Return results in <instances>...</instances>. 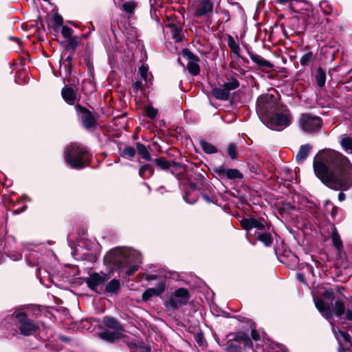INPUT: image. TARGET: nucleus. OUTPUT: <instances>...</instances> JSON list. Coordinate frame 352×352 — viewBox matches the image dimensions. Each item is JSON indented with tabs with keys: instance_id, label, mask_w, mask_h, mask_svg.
Returning <instances> with one entry per match:
<instances>
[{
	"instance_id": "7ed1b4c3",
	"label": "nucleus",
	"mask_w": 352,
	"mask_h": 352,
	"mask_svg": "<svg viewBox=\"0 0 352 352\" xmlns=\"http://www.w3.org/2000/svg\"><path fill=\"white\" fill-rule=\"evenodd\" d=\"M241 225L248 234L254 235L257 240L269 247L272 244V237L270 233V228L263 218H246L241 221Z\"/></svg>"
},
{
	"instance_id": "bb28decb",
	"label": "nucleus",
	"mask_w": 352,
	"mask_h": 352,
	"mask_svg": "<svg viewBox=\"0 0 352 352\" xmlns=\"http://www.w3.org/2000/svg\"><path fill=\"white\" fill-rule=\"evenodd\" d=\"M319 7L321 11L325 15H336L337 12L335 8L327 1H322L320 2Z\"/></svg>"
},
{
	"instance_id": "f257e3e1",
	"label": "nucleus",
	"mask_w": 352,
	"mask_h": 352,
	"mask_svg": "<svg viewBox=\"0 0 352 352\" xmlns=\"http://www.w3.org/2000/svg\"><path fill=\"white\" fill-rule=\"evenodd\" d=\"M313 167L316 176L330 188L346 190L352 186V164L338 151H320L314 157Z\"/></svg>"
},
{
	"instance_id": "a878e982",
	"label": "nucleus",
	"mask_w": 352,
	"mask_h": 352,
	"mask_svg": "<svg viewBox=\"0 0 352 352\" xmlns=\"http://www.w3.org/2000/svg\"><path fill=\"white\" fill-rule=\"evenodd\" d=\"M250 59L257 65L260 67L272 68L273 65L268 60H265L261 56L254 54L250 55Z\"/></svg>"
},
{
	"instance_id": "680f3d73",
	"label": "nucleus",
	"mask_w": 352,
	"mask_h": 352,
	"mask_svg": "<svg viewBox=\"0 0 352 352\" xmlns=\"http://www.w3.org/2000/svg\"><path fill=\"white\" fill-rule=\"evenodd\" d=\"M333 296V292L332 291H331V292L327 291L324 293L325 298H331Z\"/></svg>"
},
{
	"instance_id": "603ef678",
	"label": "nucleus",
	"mask_w": 352,
	"mask_h": 352,
	"mask_svg": "<svg viewBox=\"0 0 352 352\" xmlns=\"http://www.w3.org/2000/svg\"><path fill=\"white\" fill-rule=\"evenodd\" d=\"M230 49L232 53L235 54L238 57L240 56L241 48L239 44L236 46L231 47Z\"/></svg>"
},
{
	"instance_id": "69168bd1",
	"label": "nucleus",
	"mask_w": 352,
	"mask_h": 352,
	"mask_svg": "<svg viewBox=\"0 0 352 352\" xmlns=\"http://www.w3.org/2000/svg\"><path fill=\"white\" fill-rule=\"evenodd\" d=\"M280 4H285L289 1V0H276Z\"/></svg>"
},
{
	"instance_id": "cd10ccee",
	"label": "nucleus",
	"mask_w": 352,
	"mask_h": 352,
	"mask_svg": "<svg viewBox=\"0 0 352 352\" xmlns=\"http://www.w3.org/2000/svg\"><path fill=\"white\" fill-rule=\"evenodd\" d=\"M154 173L153 167L150 164H144L139 169V175L142 179H148L151 177Z\"/></svg>"
},
{
	"instance_id": "774afa93",
	"label": "nucleus",
	"mask_w": 352,
	"mask_h": 352,
	"mask_svg": "<svg viewBox=\"0 0 352 352\" xmlns=\"http://www.w3.org/2000/svg\"><path fill=\"white\" fill-rule=\"evenodd\" d=\"M190 187H191V188H192V190H195V186L194 184H191V185H190Z\"/></svg>"
},
{
	"instance_id": "79ce46f5",
	"label": "nucleus",
	"mask_w": 352,
	"mask_h": 352,
	"mask_svg": "<svg viewBox=\"0 0 352 352\" xmlns=\"http://www.w3.org/2000/svg\"><path fill=\"white\" fill-rule=\"evenodd\" d=\"M228 154L232 160H236L238 155L237 146L234 143H231L228 146Z\"/></svg>"
},
{
	"instance_id": "4468645a",
	"label": "nucleus",
	"mask_w": 352,
	"mask_h": 352,
	"mask_svg": "<svg viewBox=\"0 0 352 352\" xmlns=\"http://www.w3.org/2000/svg\"><path fill=\"white\" fill-rule=\"evenodd\" d=\"M183 56L188 61L187 69L189 73L193 76L199 74L200 69L199 58L192 54L188 49H184L182 52Z\"/></svg>"
},
{
	"instance_id": "e2e57ef3",
	"label": "nucleus",
	"mask_w": 352,
	"mask_h": 352,
	"mask_svg": "<svg viewBox=\"0 0 352 352\" xmlns=\"http://www.w3.org/2000/svg\"><path fill=\"white\" fill-rule=\"evenodd\" d=\"M65 61L67 62L69 65H71V64L72 63V57L71 56H67L65 58Z\"/></svg>"
},
{
	"instance_id": "2f4dec72",
	"label": "nucleus",
	"mask_w": 352,
	"mask_h": 352,
	"mask_svg": "<svg viewBox=\"0 0 352 352\" xmlns=\"http://www.w3.org/2000/svg\"><path fill=\"white\" fill-rule=\"evenodd\" d=\"M316 80L318 86L320 87H322L325 84L326 73L321 67L318 68L316 71Z\"/></svg>"
},
{
	"instance_id": "39448f33",
	"label": "nucleus",
	"mask_w": 352,
	"mask_h": 352,
	"mask_svg": "<svg viewBox=\"0 0 352 352\" xmlns=\"http://www.w3.org/2000/svg\"><path fill=\"white\" fill-rule=\"evenodd\" d=\"M272 94L259 96L256 101V111L263 123L281 106Z\"/></svg>"
},
{
	"instance_id": "c756f323",
	"label": "nucleus",
	"mask_w": 352,
	"mask_h": 352,
	"mask_svg": "<svg viewBox=\"0 0 352 352\" xmlns=\"http://www.w3.org/2000/svg\"><path fill=\"white\" fill-rule=\"evenodd\" d=\"M136 149L138 153L141 156L142 158L150 161L151 160L149 152L148 151L146 147L140 142L136 143Z\"/></svg>"
},
{
	"instance_id": "20e7f679",
	"label": "nucleus",
	"mask_w": 352,
	"mask_h": 352,
	"mask_svg": "<svg viewBox=\"0 0 352 352\" xmlns=\"http://www.w3.org/2000/svg\"><path fill=\"white\" fill-rule=\"evenodd\" d=\"M64 156L66 163L74 169H81L87 166L91 158V155L85 147L75 143L65 148Z\"/></svg>"
},
{
	"instance_id": "e433bc0d",
	"label": "nucleus",
	"mask_w": 352,
	"mask_h": 352,
	"mask_svg": "<svg viewBox=\"0 0 352 352\" xmlns=\"http://www.w3.org/2000/svg\"><path fill=\"white\" fill-rule=\"evenodd\" d=\"M227 90L230 93L232 90H234L239 87V82L234 78H230L227 82L223 85Z\"/></svg>"
},
{
	"instance_id": "423d86ee",
	"label": "nucleus",
	"mask_w": 352,
	"mask_h": 352,
	"mask_svg": "<svg viewBox=\"0 0 352 352\" xmlns=\"http://www.w3.org/2000/svg\"><path fill=\"white\" fill-rule=\"evenodd\" d=\"M292 120V116L289 109L281 105L265 122L266 126L275 131H283L288 127Z\"/></svg>"
},
{
	"instance_id": "72a5a7b5",
	"label": "nucleus",
	"mask_w": 352,
	"mask_h": 352,
	"mask_svg": "<svg viewBox=\"0 0 352 352\" xmlns=\"http://www.w3.org/2000/svg\"><path fill=\"white\" fill-rule=\"evenodd\" d=\"M53 23L54 25L52 26L53 30L58 32L62 26H63V19L62 16L58 13H55L53 16Z\"/></svg>"
},
{
	"instance_id": "37998d69",
	"label": "nucleus",
	"mask_w": 352,
	"mask_h": 352,
	"mask_svg": "<svg viewBox=\"0 0 352 352\" xmlns=\"http://www.w3.org/2000/svg\"><path fill=\"white\" fill-rule=\"evenodd\" d=\"M147 73H148V67L142 65L138 70V76L139 79L144 80V85L146 84V78H147Z\"/></svg>"
},
{
	"instance_id": "bf43d9fd",
	"label": "nucleus",
	"mask_w": 352,
	"mask_h": 352,
	"mask_svg": "<svg viewBox=\"0 0 352 352\" xmlns=\"http://www.w3.org/2000/svg\"><path fill=\"white\" fill-rule=\"evenodd\" d=\"M345 318L348 320L352 321V310H351V309L346 310Z\"/></svg>"
},
{
	"instance_id": "4d7b16f0",
	"label": "nucleus",
	"mask_w": 352,
	"mask_h": 352,
	"mask_svg": "<svg viewBox=\"0 0 352 352\" xmlns=\"http://www.w3.org/2000/svg\"><path fill=\"white\" fill-rule=\"evenodd\" d=\"M202 197L208 203H213L214 202L213 198L212 197H210L207 194H205V193L202 194Z\"/></svg>"
},
{
	"instance_id": "09e8293b",
	"label": "nucleus",
	"mask_w": 352,
	"mask_h": 352,
	"mask_svg": "<svg viewBox=\"0 0 352 352\" xmlns=\"http://www.w3.org/2000/svg\"><path fill=\"white\" fill-rule=\"evenodd\" d=\"M144 82L142 80L139 79L135 82L133 85V89L134 91H138L141 90L144 86Z\"/></svg>"
},
{
	"instance_id": "de8ad7c7",
	"label": "nucleus",
	"mask_w": 352,
	"mask_h": 352,
	"mask_svg": "<svg viewBox=\"0 0 352 352\" xmlns=\"http://www.w3.org/2000/svg\"><path fill=\"white\" fill-rule=\"evenodd\" d=\"M146 113L148 117L151 119H153L156 117L157 114V110L153 107H148L146 109Z\"/></svg>"
},
{
	"instance_id": "c03bdc74",
	"label": "nucleus",
	"mask_w": 352,
	"mask_h": 352,
	"mask_svg": "<svg viewBox=\"0 0 352 352\" xmlns=\"http://www.w3.org/2000/svg\"><path fill=\"white\" fill-rule=\"evenodd\" d=\"M314 60V54L312 52L305 54L300 59V63L302 65H307L309 62Z\"/></svg>"
},
{
	"instance_id": "393cba45",
	"label": "nucleus",
	"mask_w": 352,
	"mask_h": 352,
	"mask_svg": "<svg viewBox=\"0 0 352 352\" xmlns=\"http://www.w3.org/2000/svg\"><path fill=\"white\" fill-rule=\"evenodd\" d=\"M230 94L223 85L212 89V96L218 100H227L229 98Z\"/></svg>"
},
{
	"instance_id": "4c0bfd02",
	"label": "nucleus",
	"mask_w": 352,
	"mask_h": 352,
	"mask_svg": "<svg viewBox=\"0 0 352 352\" xmlns=\"http://www.w3.org/2000/svg\"><path fill=\"white\" fill-rule=\"evenodd\" d=\"M184 199L186 203L193 204L197 201L198 197L194 190L192 192H186Z\"/></svg>"
},
{
	"instance_id": "c9c22d12",
	"label": "nucleus",
	"mask_w": 352,
	"mask_h": 352,
	"mask_svg": "<svg viewBox=\"0 0 352 352\" xmlns=\"http://www.w3.org/2000/svg\"><path fill=\"white\" fill-rule=\"evenodd\" d=\"M79 37L77 36H72L71 38H67V48L68 50H72V52H74L76 50L77 47L79 45Z\"/></svg>"
},
{
	"instance_id": "3c124183",
	"label": "nucleus",
	"mask_w": 352,
	"mask_h": 352,
	"mask_svg": "<svg viewBox=\"0 0 352 352\" xmlns=\"http://www.w3.org/2000/svg\"><path fill=\"white\" fill-rule=\"evenodd\" d=\"M5 252L6 254H8V256L13 261H19L20 259L22 258V254H18L16 255L15 254H12V253H8L7 252V251L5 250Z\"/></svg>"
},
{
	"instance_id": "f704fd0d",
	"label": "nucleus",
	"mask_w": 352,
	"mask_h": 352,
	"mask_svg": "<svg viewBox=\"0 0 352 352\" xmlns=\"http://www.w3.org/2000/svg\"><path fill=\"white\" fill-rule=\"evenodd\" d=\"M341 146L347 153H352V138L344 137L340 141Z\"/></svg>"
},
{
	"instance_id": "9d476101",
	"label": "nucleus",
	"mask_w": 352,
	"mask_h": 352,
	"mask_svg": "<svg viewBox=\"0 0 352 352\" xmlns=\"http://www.w3.org/2000/svg\"><path fill=\"white\" fill-rule=\"evenodd\" d=\"M300 128L308 133L318 131L322 126L321 119L309 113L302 114L299 120Z\"/></svg>"
},
{
	"instance_id": "b1692460",
	"label": "nucleus",
	"mask_w": 352,
	"mask_h": 352,
	"mask_svg": "<svg viewBox=\"0 0 352 352\" xmlns=\"http://www.w3.org/2000/svg\"><path fill=\"white\" fill-rule=\"evenodd\" d=\"M120 281L118 279L113 278L106 285L105 292L111 296L117 294L120 291Z\"/></svg>"
},
{
	"instance_id": "5701e85b",
	"label": "nucleus",
	"mask_w": 352,
	"mask_h": 352,
	"mask_svg": "<svg viewBox=\"0 0 352 352\" xmlns=\"http://www.w3.org/2000/svg\"><path fill=\"white\" fill-rule=\"evenodd\" d=\"M120 331L121 330H106L100 333V338L109 342H113L122 338V333Z\"/></svg>"
},
{
	"instance_id": "f3484780",
	"label": "nucleus",
	"mask_w": 352,
	"mask_h": 352,
	"mask_svg": "<svg viewBox=\"0 0 352 352\" xmlns=\"http://www.w3.org/2000/svg\"><path fill=\"white\" fill-rule=\"evenodd\" d=\"M213 10V4L210 0H201L197 6L195 11V16L197 17L207 16Z\"/></svg>"
},
{
	"instance_id": "f03ea898",
	"label": "nucleus",
	"mask_w": 352,
	"mask_h": 352,
	"mask_svg": "<svg viewBox=\"0 0 352 352\" xmlns=\"http://www.w3.org/2000/svg\"><path fill=\"white\" fill-rule=\"evenodd\" d=\"M104 261L115 267L121 277L126 278L139 269L142 263V255L131 248H116L107 253Z\"/></svg>"
},
{
	"instance_id": "1a4fd4ad",
	"label": "nucleus",
	"mask_w": 352,
	"mask_h": 352,
	"mask_svg": "<svg viewBox=\"0 0 352 352\" xmlns=\"http://www.w3.org/2000/svg\"><path fill=\"white\" fill-rule=\"evenodd\" d=\"M190 299V294L186 288H179L171 294L168 300L165 302L166 308L177 309L179 307L186 305Z\"/></svg>"
},
{
	"instance_id": "2eb2a0df",
	"label": "nucleus",
	"mask_w": 352,
	"mask_h": 352,
	"mask_svg": "<svg viewBox=\"0 0 352 352\" xmlns=\"http://www.w3.org/2000/svg\"><path fill=\"white\" fill-rule=\"evenodd\" d=\"M214 172L220 177H226L229 179H242L243 175L236 168H227L223 166H220L214 168Z\"/></svg>"
},
{
	"instance_id": "a18cd8bd",
	"label": "nucleus",
	"mask_w": 352,
	"mask_h": 352,
	"mask_svg": "<svg viewBox=\"0 0 352 352\" xmlns=\"http://www.w3.org/2000/svg\"><path fill=\"white\" fill-rule=\"evenodd\" d=\"M60 28L61 34L65 38L67 39L72 37L74 30L71 28L67 25H63Z\"/></svg>"
},
{
	"instance_id": "58836bf2",
	"label": "nucleus",
	"mask_w": 352,
	"mask_h": 352,
	"mask_svg": "<svg viewBox=\"0 0 352 352\" xmlns=\"http://www.w3.org/2000/svg\"><path fill=\"white\" fill-rule=\"evenodd\" d=\"M333 309L335 311V314L338 317H340L344 313L345 306L342 302L338 300L335 302Z\"/></svg>"
},
{
	"instance_id": "6e6552de",
	"label": "nucleus",
	"mask_w": 352,
	"mask_h": 352,
	"mask_svg": "<svg viewBox=\"0 0 352 352\" xmlns=\"http://www.w3.org/2000/svg\"><path fill=\"white\" fill-rule=\"evenodd\" d=\"M12 316L15 318L16 325L22 335L31 336L39 329L38 324L34 320L29 319L25 313L16 310Z\"/></svg>"
},
{
	"instance_id": "49530a36",
	"label": "nucleus",
	"mask_w": 352,
	"mask_h": 352,
	"mask_svg": "<svg viewBox=\"0 0 352 352\" xmlns=\"http://www.w3.org/2000/svg\"><path fill=\"white\" fill-rule=\"evenodd\" d=\"M135 6V3L133 1H127L123 4V9L126 12L131 14L133 12Z\"/></svg>"
},
{
	"instance_id": "13d9d810",
	"label": "nucleus",
	"mask_w": 352,
	"mask_h": 352,
	"mask_svg": "<svg viewBox=\"0 0 352 352\" xmlns=\"http://www.w3.org/2000/svg\"><path fill=\"white\" fill-rule=\"evenodd\" d=\"M296 278L302 283H305L304 275L302 273L296 274Z\"/></svg>"
},
{
	"instance_id": "052dcab7",
	"label": "nucleus",
	"mask_w": 352,
	"mask_h": 352,
	"mask_svg": "<svg viewBox=\"0 0 352 352\" xmlns=\"http://www.w3.org/2000/svg\"><path fill=\"white\" fill-rule=\"evenodd\" d=\"M346 198L345 194L342 192H339L338 194V200L340 201H343Z\"/></svg>"
},
{
	"instance_id": "864d4df0",
	"label": "nucleus",
	"mask_w": 352,
	"mask_h": 352,
	"mask_svg": "<svg viewBox=\"0 0 352 352\" xmlns=\"http://www.w3.org/2000/svg\"><path fill=\"white\" fill-rule=\"evenodd\" d=\"M251 336L254 340L257 341L259 340V334L255 329L252 330Z\"/></svg>"
},
{
	"instance_id": "aec40b11",
	"label": "nucleus",
	"mask_w": 352,
	"mask_h": 352,
	"mask_svg": "<svg viewBox=\"0 0 352 352\" xmlns=\"http://www.w3.org/2000/svg\"><path fill=\"white\" fill-rule=\"evenodd\" d=\"M314 303L316 307L324 318L329 319L332 317V310L329 305L326 304L322 299H315Z\"/></svg>"
},
{
	"instance_id": "0eeeda50",
	"label": "nucleus",
	"mask_w": 352,
	"mask_h": 352,
	"mask_svg": "<svg viewBox=\"0 0 352 352\" xmlns=\"http://www.w3.org/2000/svg\"><path fill=\"white\" fill-rule=\"evenodd\" d=\"M241 344L248 348L252 347V342L247 334L241 332L230 333L227 336L226 350L228 352H239Z\"/></svg>"
},
{
	"instance_id": "a19ab883",
	"label": "nucleus",
	"mask_w": 352,
	"mask_h": 352,
	"mask_svg": "<svg viewBox=\"0 0 352 352\" xmlns=\"http://www.w3.org/2000/svg\"><path fill=\"white\" fill-rule=\"evenodd\" d=\"M155 163L162 169L166 170L170 167V163L164 157H158L155 160Z\"/></svg>"
},
{
	"instance_id": "338daca9",
	"label": "nucleus",
	"mask_w": 352,
	"mask_h": 352,
	"mask_svg": "<svg viewBox=\"0 0 352 352\" xmlns=\"http://www.w3.org/2000/svg\"><path fill=\"white\" fill-rule=\"evenodd\" d=\"M142 184L146 186L148 188L149 191L151 190V188H150L149 185L147 183L143 182Z\"/></svg>"
},
{
	"instance_id": "4be33fe9",
	"label": "nucleus",
	"mask_w": 352,
	"mask_h": 352,
	"mask_svg": "<svg viewBox=\"0 0 352 352\" xmlns=\"http://www.w3.org/2000/svg\"><path fill=\"white\" fill-rule=\"evenodd\" d=\"M311 148V146L308 144L300 146L296 155V160L298 164H302L305 162V160L307 158Z\"/></svg>"
},
{
	"instance_id": "7c9ffc66",
	"label": "nucleus",
	"mask_w": 352,
	"mask_h": 352,
	"mask_svg": "<svg viewBox=\"0 0 352 352\" xmlns=\"http://www.w3.org/2000/svg\"><path fill=\"white\" fill-rule=\"evenodd\" d=\"M200 146L201 149L207 154H213L217 152L216 146L205 140L200 141Z\"/></svg>"
},
{
	"instance_id": "f8f14e48",
	"label": "nucleus",
	"mask_w": 352,
	"mask_h": 352,
	"mask_svg": "<svg viewBox=\"0 0 352 352\" xmlns=\"http://www.w3.org/2000/svg\"><path fill=\"white\" fill-rule=\"evenodd\" d=\"M109 279V276L104 273H92L86 280V283L89 289L100 293L103 285Z\"/></svg>"
},
{
	"instance_id": "0e129e2a",
	"label": "nucleus",
	"mask_w": 352,
	"mask_h": 352,
	"mask_svg": "<svg viewBox=\"0 0 352 352\" xmlns=\"http://www.w3.org/2000/svg\"><path fill=\"white\" fill-rule=\"evenodd\" d=\"M171 165L175 167V168H180L181 167V164L179 163H178V162H172L170 163V166Z\"/></svg>"
},
{
	"instance_id": "ea45409f",
	"label": "nucleus",
	"mask_w": 352,
	"mask_h": 352,
	"mask_svg": "<svg viewBox=\"0 0 352 352\" xmlns=\"http://www.w3.org/2000/svg\"><path fill=\"white\" fill-rule=\"evenodd\" d=\"M135 149L131 146H126L122 151V156L129 159H132L135 155Z\"/></svg>"
},
{
	"instance_id": "6ab92c4d",
	"label": "nucleus",
	"mask_w": 352,
	"mask_h": 352,
	"mask_svg": "<svg viewBox=\"0 0 352 352\" xmlns=\"http://www.w3.org/2000/svg\"><path fill=\"white\" fill-rule=\"evenodd\" d=\"M61 95L65 102L69 105L74 104L78 100L76 92L72 87H63Z\"/></svg>"
},
{
	"instance_id": "dca6fc26",
	"label": "nucleus",
	"mask_w": 352,
	"mask_h": 352,
	"mask_svg": "<svg viewBox=\"0 0 352 352\" xmlns=\"http://www.w3.org/2000/svg\"><path fill=\"white\" fill-rule=\"evenodd\" d=\"M166 289V283L160 281L157 283L156 287L146 289L142 294V300L148 301L153 296H159L164 292Z\"/></svg>"
},
{
	"instance_id": "6e6d98bb",
	"label": "nucleus",
	"mask_w": 352,
	"mask_h": 352,
	"mask_svg": "<svg viewBox=\"0 0 352 352\" xmlns=\"http://www.w3.org/2000/svg\"><path fill=\"white\" fill-rule=\"evenodd\" d=\"M196 340H197V342L198 343V344H199V346H204V342H205V341H204V338H203L202 335H201V334H200V335H198V336H197V339H196Z\"/></svg>"
},
{
	"instance_id": "c85d7f7f",
	"label": "nucleus",
	"mask_w": 352,
	"mask_h": 352,
	"mask_svg": "<svg viewBox=\"0 0 352 352\" xmlns=\"http://www.w3.org/2000/svg\"><path fill=\"white\" fill-rule=\"evenodd\" d=\"M331 240L333 246L338 251H340L343 248L342 241L340 239V234L336 228H333L331 233Z\"/></svg>"
},
{
	"instance_id": "412c9836",
	"label": "nucleus",
	"mask_w": 352,
	"mask_h": 352,
	"mask_svg": "<svg viewBox=\"0 0 352 352\" xmlns=\"http://www.w3.org/2000/svg\"><path fill=\"white\" fill-rule=\"evenodd\" d=\"M166 28L169 29L171 37L175 42H179L182 40V28L180 25L172 23H168Z\"/></svg>"
},
{
	"instance_id": "9b49d317",
	"label": "nucleus",
	"mask_w": 352,
	"mask_h": 352,
	"mask_svg": "<svg viewBox=\"0 0 352 352\" xmlns=\"http://www.w3.org/2000/svg\"><path fill=\"white\" fill-rule=\"evenodd\" d=\"M331 329L333 333L338 342V352H348L352 346L349 334L346 332L340 331L339 329L336 327L333 324H331Z\"/></svg>"
},
{
	"instance_id": "ddd939ff",
	"label": "nucleus",
	"mask_w": 352,
	"mask_h": 352,
	"mask_svg": "<svg viewBox=\"0 0 352 352\" xmlns=\"http://www.w3.org/2000/svg\"><path fill=\"white\" fill-rule=\"evenodd\" d=\"M76 110L85 128L89 129L95 126L96 118L91 111L79 104L76 106Z\"/></svg>"
},
{
	"instance_id": "473e14b6",
	"label": "nucleus",
	"mask_w": 352,
	"mask_h": 352,
	"mask_svg": "<svg viewBox=\"0 0 352 352\" xmlns=\"http://www.w3.org/2000/svg\"><path fill=\"white\" fill-rule=\"evenodd\" d=\"M104 324L113 330H122L121 326L119 322L111 317H104Z\"/></svg>"
},
{
	"instance_id": "8fccbe9b",
	"label": "nucleus",
	"mask_w": 352,
	"mask_h": 352,
	"mask_svg": "<svg viewBox=\"0 0 352 352\" xmlns=\"http://www.w3.org/2000/svg\"><path fill=\"white\" fill-rule=\"evenodd\" d=\"M239 43L235 41V39L232 36H228V45L230 48L237 45Z\"/></svg>"
},
{
	"instance_id": "a211bd4d",
	"label": "nucleus",
	"mask_w": 352,
	"mask_h": 352,
	"mask_svg": "<svg viewBox=\"0 0 352 352\" xmlns=\"http://www.w3.org/2000/svg\"><path fill=\"white\" fill-rule=\"evenodd\" d=\"M24 256L27 263L30 266L39 265L41 267L43 262V257L40 256L38 252L34 250L25 251Z\"/></svg>"
},
{
	"instance_id": "5fc2aeb1",
	"label": "nucleus",
	"mask_w": 352,
	"mask_h": 352,
	"mask_svg": "<svg viewBox=\"0 0 352 352\" xmlns=\"http://www.w3.org/2000/svg\"><path fill=\"white\" fill-rule=\"evenodd\" d=\"M145 279L148 281L157 280L158 276L156 274H146Z\"/></svg>"
}]
</instances>
